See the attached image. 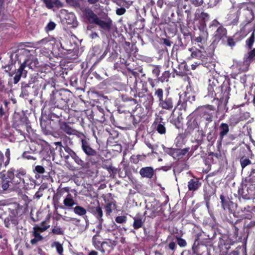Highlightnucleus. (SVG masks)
Segmentation results:
<instances>
[{
	"mask_svg": "<svg viewBox=\"0 0 255 255\" xmlns=\"http://www.w3.org/2000/svg\"><path fill=\"white\" fill-rule=\"evenodd\" d=\"M155 95L157 96L159 101V106L161 108L171 110L173 107V102L171 98L166 97L163 98V91L162 89H158L156 90Z\"/></svg>",
	"mask_w": 255,
	"mask_h": 255,
	"instance_id": "f257e3e1",
	"label": "nucleus"
},
{
	"mask_svg": "<svg viewBox=\"0 0 255 255\" xmlns=\"http://www.w3.org/2000/svg\"><path fill=\"white\" fill-rule=\"evenodd\" d=\"M95 24L98 25L103 30L109 31L111 30L112 21L110 18H98Z\"/></svg>",
	"mask_w": 255,
	"mask_h": 255,
	"instance_id": "f03ea898",
	"label": "nucleus"
},
{
	"mask_svg": "<svg viewBox=\"0 0 255 255\" xmlns=\"http://www.w3.org/2000/svg\"><path fill=\"white\" fill-rule=\"evenodd\" d=\"M27 74V71L24 70V65H21L15 73L13 77V83L17 84L20 80L21 77L25 78Z\"/></svg>",
	"mask_w": 255,
	"mask_h": 255,
	"instance_id": "7ed1b4c3",
	"label": "nucleus"
},
{
	"mask_svg": "<svg viewBox=\"0 0 255 255\" xmlns=\"http://www.w3.org/2000/svg\"><path fill=\"white\" fill-rule=\"evenodd\" d=\"M191 52V57L193 58H197L204 61L206 59L207 54L206 52L198 50L196 48H191L189 49Z\"/></svg>",
	"mask_w": 255,
	"mask_h": 255,
	"instance_id": "20e7f679",
	"label": "nucleus"
},
{
	"mask_svg": "<svg viewBox=\"0 0 255 255\" xmlns=\"http://www.w3.org/2000/svg\"><path fill=\"white\" fill-rule=\"evenodd\" d=\"M116 245V242L115 241L107 239L102 243V248L101 252L104 253L106 252H110Z\"/></svg>",
	"mask_w": 255,
	"mask_h": 255,
	"instance_id": "39448f33",
	"label": "nucleus"
},
{
	"mask_svg": "<svg viewBox=\"0 0 255 255\" xmlns=\"http://www.w3.org/2000/svg\"><path fill=\"white\" fill-rule=\"evenodd\" d=\"M133 227L134 229H138L143 226L144 222V219L143 216L140 214H137L133 218Z\"/></svg>",
	"mask_w": 255,
	"mask_h": 255,
	"instance_id": "423d86ee",
	"label": "nucleus"
},
{
	"mask_svg": "<svg viewBox=\"0 0 255 255\" xmlns=\"http://www.w3.org/2000/svg\"><path fill=\"white\" fill-rule=\"evenodd\" d=\"M82 148L84 152L88 155L94 156L96 155V151L93 149L89 145V143L85 139H82Z\"/></svg>",
	"mask_w": 255,
	"mask_h": 255,
	"instance_id": "0eeeda50",
	"label": "nucleus"
},
{
	"mask_svg": "<svg viewBox=\"0 0 255 255\" xmlns=\"http://www.w3.org/2000/svg\"><path fill=\"white\" fill-rule=\"evenodd\" d=\"M26 174V171L22 169H19L15 171V180L13 182L15 184H20V183H24V180L23 177Z\"/></svg>",
	"mask_w": 255,
	"mask_h": 255,
	"instance_id": "6e6552de",
	"label": "nucleus"
},
{
	"mask_svg": "<svg viewBox=\"0 0 255 255\" xmlns=\"http://www.w3.org/2000/svg\"><path fill=\"white\" fill-rule=\"evenodd\" d=\"M66 22L70 25V27H76L78 25L77 21L73 13H67L65 17Z\"/></svg>",
	"mask_w": 255,
	"mask_h": 255,
	"instance_id": "1a4fd4ad",
	"label": "nucleus"
},
{
	"mask_svg": "<svg viewBox=\"0 0 255 255\" xmlns=\"http://www.w3.org/2000/svg\"><path fill=\"white\" fill-rule=\"evenodd\" d=\"M38 64L37 60L34 57H31L25 60L21 65H24V68L28 67L29 69H34L37 66Z\"/></svg>",
	"mask_w": 255,
	"mask_h": 255,
	"instance_id": "9d476101",
	"label": "nucleus"
},
{
	"mask_svg": "<svg viewBox=\"0 0 255 255\" xmlns=\"http://www.w3.org/2000/svg\"><path fill=\"white\" fill-rule=\"evenodd\" d=\"M153 169L151 167H145L140 169V175L143 177L151 178L153 175Z\"/></svg>",
	"mask_w": 255,
	"mask_h": 255,
	"instance_id": "9b49d317",
	"label": "nucleus"
},
{
	"mask_svg": "<svg viewBox=\"0 0 255 255\" xmlns=\"http://www.w3.org/2000/svg\"><path fill=\"white\" fill-rule=\"evenodd\" d=\"M200 186L201 183L198 178L192 179L188 183V189L192 191L197 190Z\"/></svg>",
	"mask_w": 255,
	"mask_h": 255,
	"instance_id": "f8f14e48",
	"label": "nucleus"
},
{
	"mask_svg": "<svg viewBox=\"0 0 255 255\" xmlns=\"http://www.w3.org/2000/svg\"><path fill=\"white\" fill-rule=\"evenodd\" d=\"M60 129L69 135H74L77 133V131L71 128L69 124L66 123H63L60 125Z\"/></svg>",
	"mask_w": 255,
	"mask_h": 255,
	"instance_id": "ddd939ff",
	"label": "nucleus"
},
{
	"mask_svg": "<svg viewBox=\"0 0 255 255\" xmlns=\"http://www.w3.org/2000/svg\"><path fill=\"white\" fill-rule=\"evenodd\" d=\"M228 23L229 25H236L238 22L239 14L236 12L230 13L227 15Z\"/></svg>",
	"mask_w": 255,
	"mask_h": 255,
	"instance_id": "4468645a",
	"label": "nucleus"
},
{
	"mask_svg": "<svg viewBox=\"0 0 255 255\" xmlns=\"http://www.w3.org/2000/svg\"><path fill=\"white\" fill-rule=\"evenodd\" d=\"M52 38L50 37H46L43 39L38 41L34 43L35 47L41 48L42 46H46L49 48V46L51 44L50 42L52 41Z\"/></svg>",
	"mask_w": 255,
	"mask_h": 255,
	"instance_id": "2eb2a0df",
	"label": "nucleus"
},
{
	"mask_svg": "<svg viewBox=\"0 0 255 255\" xmlns=\"http://www.w3.org/2000/svg\"><path fill=\"white\" fill-rule=\"evenodd\" d=\"M63 204L68 208H71L76 203L75 202L72 195L68 193L64 199Z\"/></svg>",
	"mask_w": 255,
	"mask_h": 255,
	"instance_id": "dca6fc26",
	"label": "nucleus"
},
{
	"mask_svg": "<svg viewBox=\"0 0 255 255\" xmlns=\"http://www.w3.org/2000/svg\"><path fill=\"white\" fill-rule=\"evenodd\" d=\"M240 122H241V118L237 111L235 113L230 116L229 119V123L231 126H235Z\"/></svg>",
	"mask_w": 255,
	"mask_h": 255,
	"instance_id": "f3484780",
	"label": "nucleus"
},
{
	"mask_svg": "<svg viewBox=\"0 0 255 255\" xmlns=\"http://www.w3.org/2000/svg\"><path fill=\"white\" fill-rule=\"evenodd\" d=\"M101 240L102 238L100 235L96 233V235H94L92 238V244L93 246L96 249L100 251L102 248V243L101 242Z\"/></svg>",
	"mask_w": 255,
	"mask_h": 255,
	"instance_id": "a211bd4d",
	"label": "nucleus"
},
{
	"mask_svg": "<svg viewBox=\"0 0 255 255\" xmlns=\"http://www.w3.org/2000/svg\"><path fill=\"white\" fill-rule=\"evenodd\" d=\"M219 128L220 130L219 137L220 140H222L224 136L227 135L229 131V126L227 124L222 123L219 127Z\"/></svg>",
	"mask_w": 255,
	"mask_h": 255,
	"instance_id": "6ab92c4d",
	"label": "nucleus"
},
{
	"mask_svg": "<svg viewBox=\"0 0 255 255\" xmlns=\"http://www.w3.org/2000/svg\"><path fill=\"white\" fill-rule=\"evenodd\" d=\"M227 34V30L222 26H219L216 30L215 33V37L216 39H221L226 36Z\"/></svg>",
	"mask_w": 255,
	"mask_h": 255,
	"instance_id": "aec40b11",
	"label": "nucleus"
},
{
	"mask_svg": "<svg viewBox=\"0 0 255 255\" xmlns=\"http://www.w3.org/2000/svg\"><path fill=\"white\" fill-rule=\"evenodd\" d=\"M85 14L90 23H95L99 18L97 15L95 14L93 11L90 9L86 10Z\"/></svg>",
	"mask_w": 255,
	"mask_h": 255,
	"instance_id": "412c9836",
	"label": "nucleus"
},
{
	"mask_svg": "<svg viewBox=\"0 0 255 255\" xmlns=\"http://www.w3.org/2000/svg\"><path fill=\"white\" fill-rule=\"evenodd\" d=\"M39 231L36 230L32 229V236L34 238L30 241V243L32 245L36 244L37 242L42 241L43 239V237L40 234Z\"/></svg>",
	"mask_w": 255,
	"mask_h": 255,
	"instance_id": "4be33fe9",
	"label": "nucleus"
},
{
	"mask_svg": "<svg viewBox=\"0 0 255 255\" xmlns=\"http://www.w3.org/2000/svg\"><path fill=\"white\" fill-rule=\"evenodd\" d=\"M46 6L49 8H51L54 6H61V3L58 0H43Z\"/></svg>",
	"mask_w": 255,
	"mask_h": 255,
	"instance_id": "5701e85b",
	"label": "nucleus"
},
{
	"mask_svg": "<svg viewBox=\"0 0 255 255\" xmlns=\"http://www.w3.org/2000/svg\"><path fill=\"white\" fill-rule=\"evenodd\" d=\"M93 214L96 216L98 220H101V221L103 220V211L102 208L99 206L95 207L93 211Z\"/></svg>",
	"mask_w": 255,
	"mask_h": 255,
	"instance_id": "b1692460",
	"label": "nucleus"
},
{
	"mask_svg": "<svg viewBox=\"0 0 255 255\" xmlns=\"http://www.w3.org/2000/svg\"><path fill=\"white\" fill-rule=\"evenodd\" d=\"M9 179L5 177H2L1 179V190L2 191H5L8 189L9 186Z\"/></svg>",
	"mask_w": 255,
	"mask_h": 255,
	"instance_id": "393cba45",
	"label": "nucleus"
},
{
	"mask_svg": "<svg viewBox=\"0 0 255 255\" xmlns=\"http://www.w3.org/2000/svg\"><path fill=\"white\" fill-rule=\"evenodd\" d=\"M74 212L79 216H82L85 215L86 214V210L83 207L77 206L73 209Z\"/></svg>",
	"mask_w": 255,
	"mask_h": 255,
	"instance_id": "a878e982",
	"label": "nucleus"
},
{
	"mask_svg": "<svg viewBox=\"0 0 255 255\" xmlns=\"http://www.w3.org/2000/svg\"><path fill=\"white\" fill-rule=\"evenodd\" d=\"M254 59H255V48L248 53V56L244 62L247 64Z\"/></svg>",
	"mask_w": 255,
	"mask_h": 255,
	"instance_id": "bb28decb",
	"label": "nucleus"
},
{
	"mask_svg": "<svg viewBox=\"0 0 255 255\" xmlns=\"http://www.w3.org/2000/svg\"><path fill=\"white\" fill-rule=\"evenodd\" d=\"M70 188L68 187L58 188L57 190L56 196L59 198H61L63 195L67 193V194L69 193Z\"/></svg>",
	"mask_w": 255,
	"mask_h": 255,
	"instance_id": "cd10ccee",
	"label": "nucleus"
},
{
	"mask_svg": "<svg viewBox=\"0 0 255 255\" xmlns=\"http://www.w3.org/2000/svg\"><path fill=\"white\" fill-rule=\"evenodd\" d=\"M50 227V225H45V222H43L39 226H36L33 228V230H36L39 232H43Z\"/></svg>",
	"mask_w": 255,
	"mask_h": 255,
	"instance_id": "c85d7f7f",
	"label": "nucleus"
},
{
	"mask_svg": "<svg viewBox=\"0 0 255 255\" xmlns=\"http://www.w3.org/2000/svg\"><path fill=\"white\" fill-rule=\"evenodd\" d=\"M71 157L75 161V162L79 165L83 167L84 165V162L82 160L76 153H73Z\"/></svg>",
	"mask_w": 255,
	"mask_h": 255,
	"instance_id": "c756f323",
	"label": "nucleus"
},
{
	"mask_svg": "<svg viewBox=\"0 0 255 255\" xmlns=\"http://www.w3.org/2000/svg\"><path fill=\"white\" fill-rule=\"evenodd\" d=\"M52 247L55 248L58 253L62 254L63 251L62 245L58 242H54L52 245Z\"/></svg>",
	"mask_w": 255,
	"mask_h": 255,
	"instance_id": "7c9ffc66",
	"label": "nucleus"
},
{
	"mask_svg": "<svg viewBox=\"0 0 255 255\" xmlns=\"http://www.w3.org/2000/svg\"><path fill=\"white\" fill-rule=\"evenodd\" d=\"M255 33L253 32L250 38L246 40V45L249 48H252L253 43L255 42Z\"/></svg>",
	"mask_w": 255,
	"mask_h": 255,
	"instance_id": "2f4dec72",
	"label": "nucleus"
},
{
	"mask_svg": "<svg viewBox=\"0 0 255 255\" xmlns=\"http://www.w3.org/2000/svg\"><path fill=\"white\" fill-rule=\"evenodd\" d=\"M15 171L13 169L11 168L8 170L7 172L6 177L9 180H15Z\"/></svg>",
	"mask_w": 255,
	"mask_h": 255,
	"instance_id": "473e14b6",
	"label": "nucleus"
},
{
	"mask_svg": "<svg viewBox=\"0 0 255 255\" xmlns=\"http://www.w3.org/2000/svg\"><path fill=\"white\" fill-rule=\"evenodd\" d=\"M241 118V121L248 119L250 117V114L248 112H242L241 110H238Z\"/></svg>",
	"mask_w": 255,
	"mask_h": 255,
	"instance_id": "72a5a7b5",
	"label": "nucleus"
},
{
	"mask_svg": "<svg viewBox=\"0 0 255 255\" xmlns=\"http://www.w3.org/2000/svg\"><path fill=\"white\" fill-rule=\"evenodd\" d=\"M115 206V204L112 203H107L105 206L106 214L107 215H110L112 212L113 207Z\"/></svg>",
	"mask_w": 255,
	"mask_h": 255,
	"instance_id": "f704fd0d",
	"label": "nucleus"
},
{
	"mask_svg": "<svg viewBox=\"0 0 255 255\" xmlns=\"http://www.w3.org/2000/svg\"><path fill=\"white\" fill-rule=\"evenodd\" d=\"M238 10L237 13H238L239 10L242 8H244L245 10H247V11H249L250 13L252 14V17H254V14L252 10H250L248 9V8L247 7L246 5L244 3H240L238 5Z\"/></svg>",
	"mask_w": 255,
	"mask_h": 255,
	"instance_id": "c9c22d12",
	"label": "nucleus"
},
{
	"mask_svg": "<svg viewBox=\"0 0 255 255\" xmlns=\"http://www.w3.org/2000/svg\"><path fill=\"white\" fill-rule=\"evenodd\" d=\"M127 218L126 216H118L115 219L116 222L119 224L125 223L127 222Z\"/></svg>",
	"mask_w": 255,
	"mask_h": 255,
	"instance_id": "e433bc0d",
	"label": "nucleus"
},
{
	"mask_svg": "<svg viewBox=\"0 0 255 255\" xmlns=\"http://www.w3.org/2000/svg\"><path fill=\"white\" fill-rule=\"evenodd\" d=\"M251 163V160L248 158H242L241 159V164L243 168Z\"/></svg>",
	"mask_w": 255,
	"mask_h": 255,
	"instance_id": "4c0bfd02",
	"label": "nucleus"
},
{
	"mask_svg": "<svg viewBox=\"0 0 255 255\" xmlns=\"http://www.w3.org/2000/svg\"><path fill=\"white\" fill-rule=\"evenodd\" d=\"M156 129L160 134H164L166 132V128L163 125L159 124L158 125Z\"/></svg>",
	"mask_w": 255,
	"mask_h": 255,
	"instance_id": "58836bf2",
	"label": "nucleus"
},
{
	"mask_svg": "<svg viewBox=\"0 0 255 255\" xmlns=\"http://www.w3.org/2000/svg\"><path fill=\"white\" fill-rule=\"evenodd\" d=\"M55 26L56 24L54 22L50 21L46 26L45 30L46 31L52 30L55 28Z\"/></svg>",
	"mask_w": 255,
	"mask_h": 255,
	"instance_id": "ea45409f",
	"label": "nucleus"
},
{
	"mask_svg": "<svg viewBox=\"0 0 255 255\" xmlns=\"http://www.w3.org/2000/svg\"><path fill=\"white\" fill-rule=\"evenodd\" d=\"M52 233L57 235H62L63 231L59 227H54L52 229Z\"/></svg>",
	"mask_w": 255,
	"mask_h": 255,
	"instance_id": "a19ab883",
	"label": "nucleus"
},
{
	"mask_svg": "<svg viewBox=\"0 0 255 255\" xmlns=\"http://www.w3.org/2000/svg\"><path fill=\"white\" fill-rule=\"evenodd\" d=\"M98 224L96 227V233L98 234H100L101 231L102 229V223L103 222V220L101 221V220H98Z\"/></svg>",
	"mask_w": 255,
	"mask_h": 255,
	"instance_id": "79ce46f5",
	"label": "nucleus"
},
{
	"mask_svg": "<svg viewBox=\"0 0 255 255\" xmlns=\"http://www.w3.org/2000/svg\"><path fill=\"white\" fill-rule=\"evenodd\" d=\"M35 170L37 173L40 174H43L45 172V169L40 165H37L35 168Z\"/></svg>",
	"mask_w": 255,
	"mask_h": 255,
	"instance_id": "37998d69",
	"label": "nucleus"
},
{
	"mask_svg": "<svg viewBox=\"0 0 255 255\" xmlns=\"http://www.w3.org/2000/svg\"><path fill=\"white\" fill-rule=\"evenodd\" d=\"M152 73L155 75L156 77H158L160 74L159 67L157 66H153L152 70Z\"/></svg>",
	"mask_w": 255,
	"mask_h": 255,
	"instance_id": "c03bdc74",
	"label": "nucleus"
},
{
	"mask_svg": "<svg viewBox=\"0 0 255 255\" xmlns=\"http://www.w3.org/2000/svg\"><path fill=\"white\" fill-rule=\"evenodd\" d=\"M177 243L178 245L181 247H184L186 246L185 240L182 238H177Z\"/></svg>",
	"mask_w": 255,
	"mask_h": 255,
	"instance_id": "a18cd8bd",
	"label": "nucleus"
},
{
	"mask_svg": "<svg viewBox=\"0 0 255 255\" xmlns=\"http://www.w3.org/2000/svg\"><path fill=\"white\" fill-rule=\"evenodd\" d=\"M200 17L205 21H208L209 19V14L204 12L201 13Z\"/></svg>",
	"mask_w": 255,
	"mask_h": 255,
	"instance_id": "49530a36",
	"label": "nucleus"
},
{
	"mask_svg": "<svg viewBox=\"0 0 255 255\" xmlns=\"http://www.w3.org/2000/svg\"><path fill=\"white\" fill-rule=\"evenodd\" d=\"M169 76V73L167 72H165L162 75L160 80L162 82L166 81H167L168 79H167Z\"/></svg>",
	"mask_w": 255,
	"mask_h": 255,
	"instance_id": "de8ad7c7",
	"label": "nucleus"
},
{
	"mask_svg": "<svg viewBox=\"0 0 255 255\" xmlns=\"http://www.w3.org/2000/svg\"><path fill=\"white\" fill-rule=\"evenodd\" d=\"M189 148H185L179 150L178 154L179 155H185L189 151Z\"/></svg>",
	"mask_w": 255,
	"mask_h": 255,
	"instance_id": "09e8293b",
	"label": "nucleus"
},
{
	"mask_svg": "<svg viewBox=\"0 0 255 255\" xmlns=\"http://www.w3.org/2000/svg\"><path fill=\"white\" fill-rule=\"evenodd\" d=\"M126 12V9L125 8H118L116 10V13L119 15H121L124 14Z\"/></svg>",
	"mask_w": 255,
	"mask_h": 255,
	"instance_id": "8fccbe9b",
	"label": "nucleus"
},
{
	"mask_svg": "<svg viewBox=\"0 0 255 255\" xmlns=\"http://www.w3.org/2000/svg\"><path fill=\"white\" fill-rule=\"evenodd\" d=\"M228 44L231 47L234 46L235 45V42L234 39L231 38H229L228 39Z\"/></svg>",
	"mask_w": 255,
	"mask_h": 255,
	"instance_id": "3c124183",
	"label": "nucleus"
},
{
	"mask_svg": "<svg viewBox=\"0 0 255 255\" xmlns=\"http://www.w3.org/2000/svg\"><path fill=\"white\" fill-rule=\"evenodd\" d=\"M220 199L221 200L222 207L224 209H225L227 205L226 202L224 201V197L223 195H221L220 196Z\"/></svg>",
	"mask_w": 255,
	"mask_h": 255,
	"instance_id": "603ef678",
	"label": "nucleus"
},
{
	"mask_svg": "<svg viewBox=\"0 0 255 255\" xmlns=\"http://www.w3.org/2000/svg\"><path fill=\"white\" fill-rule=\"evenodd\" d=\"M62 219L64 221H77V222H79V220L76 219V218H68V217H62Z\"/></svg>",
	"mask_w": 255,
	"mask_h": 255,
	"instance_id": "864d4df0",
	"label": "nucleus"
},
{
	"mask_svg": "<svg viewBox=\"0 0 255 255\" xmlns=\"http://www.w3.org/2000/svg\"><path fill=\"white\" fill-rule=\"evenodd\" d=\"M207 138L209 141H214L215 140V138L212 134L211 132L209 133L207 137Z\"/></svg>",
	"mask_w": 255,
	"mask_h": 255,
	"instance_id": "5fc2aeb1",
	"label": "nucleus"
},
{
	"mask_svg": "<svg viewBox=\"0 0 255 255\" xmlns=\"http://www.w3.org/2000/svg\"><path fill=\"white\" fill-rule=\"evenodd\" d=\"M64 149L66 152L69 153L70 156L73 155V153H75L73 150H72L71 148H70L68 147H65Z\"/></svg>",
	"mask_w": 255,
	"mask_h": 255,
	"instance_id": "6e6d98bb",
	"label": "nucleus"
},
{
	"mask_svg": "<svg viewBox=\"0 0 255 255\" xmlns=\"http://www.w3.org/2000/svg\"><path fill=\"white\" fill-rule=\"evenodd\" d=\"M219 25H220V23L218 21H217L216 20H214L212 22V23H211L210 26L212 27H217L219 26Z\"/></svg>",
	"mask_w": 255,
	"mask_h": 255,
	"instance_id": "4d7b16f0",
	"label": "nucleus"
},
{
	"mask_svg": "<svg viewBox=\"0 0 255 255\" xmlns=\"http://www.w3.org/2000/svg\"><path fill=\"white\" fill-rule=\"evenodd\" d=\"M192 3L196 6H199L203 3V0L199 1L198 0H192Z\"/></svg>",
	"mask_w": 255,
	"mask_h": 255,
	"instance_id": "13d9d810",
	"label": "nucleus"
},
{
	"mask_svg": "<svg viewBox=\"0 0 255 255\" xmlns=\"http://www.w3.org/2000/svg\"><path fill=\"white\" fill-rule=\"evenodd\" d=\"M35 198L37 199H39L42 196V193L40 191V189H39V190L35 194Z\"/></svg>",
	"mask_w": 255,
	"mask_h": 255,
	"instance_id": "bf43d9fd",
	"label": "nucleus"
},
{
	"mask_svg": "<svg viewBox=\"0 0 255 255\" xmlns=\"http://www.w3.org/2000/svg\"><path fill=\"white\" fill-rule=\"evenodd\" d=\"M176 244L174 242H172L169 243V248L171 250H174L175 248Z\"/></svg>",
	"mask_w": 255,
	"mask_h": 255,
	"instance_id": "052dcab7",
	"label": "nucleus"
},
{
	"mask_svg": "<svg viewBox=\"0 0 255 255\" xmlns=\"http://www.w3.org/2000/svg\"><path fill=\"white\" fill-rule=\"evenodd\" d=\"M163 150L165 152H168L169 154H171L172 153V149H169L165 146L163 147Z\"/></svg>",
	"mask_w": 255,
	"mask_h": 255,
	"instance_id": "680f3d73",
	"label": "nucleus"
},
{
	"mask_svg": "<svg viewBox=\"0 0 255 255\" xmlns=\"http://www.w3.org/2000/svg\"><path fill=\"white\" fill-rule=\"evenodd\" d=\"M200 63L195 62L194 64L191 65V69L192 70H195L196 67L200 64Z\"/></svg>",
	"mask_w": 255,
	"mask_h": 255,
	"instance_id": "e2e57ef3",
	"label": "nucleus"
},
{
	"mask_svg": "<svg viewBox=\"0 0 255 255\" xmlns=\"http://www.w3.org/2000/svg\"><path fill=\"white\" fill-rule=\"evenodd\" d=\"M5 154L6 157L8 158V159H9L10 157V150L8 148L6 149Z\"/></svg>",
	"mask_w": 255,
	"mask_h": 255,
	"instance_id": "0e129e2a",
	"label": "nucleus"
},
{
	"mask_svg": "<svg viewBox=\"0 0 255 255\" xmlns=\"http://www.w3.org/2000/svg\"><path fill=\"white\" fill-rule=\"evenodd\" d=\"M54 144L57 146H59L61 147L60 150H61L62 147H63L62 144L61 142H60V141H57V142H54Z\"/></svg>",
	"mask_w": 255,
	"mask_h": 255,
	"instance_id": "69168bd1",
	"label": "nucleus"
},
{
	"mask_svg": "<svg viewBox=\"0 0 255 255\" xmlns=\"http://www.w3.org/2000/svg\"><path fill=\"white\" fill-rule=\"evenodd\" d=\"M164 43L167 46H170L171 45V42L169 40L165 39Z\"/></svg>",
	"mask_w": 255,
	"mask_h": 255,
	"instance_id": "338daca9",
	"label": "nucleus"
},
{
	"mask_svg": "<svg viewBox=\"0 0 255 255\" xmlns=\"http://www.w3.org/2000/svg\"><path fill=\"white\" fill-rule=\"evenodd\" d=\"M89 255H98V253L95 251H92L89 253Z\"/></svg>",
	"mask_w": 255,
	"mask_h": 255,
	"instance_id": "774afa93",
	"label": "nucleus"
}]
</instances>
